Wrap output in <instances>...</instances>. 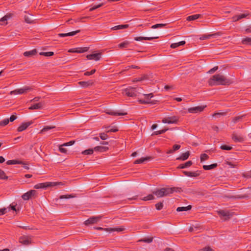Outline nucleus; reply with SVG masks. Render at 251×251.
<instances>
[{
    "label": "nucleus",
    "instance_id": "obj_1",
    "mask_svg": "<svg viewBox=\"0 0 251 251\" xmlns=\"http://www.w3.org/2000/svg\"><path fill=\"white\" fill-rule=\"evenodd\" d=\"M230 79L227 78L221 74H216L212 75L208 80V83L210 86L226 85L231 83Z\"/></svg>",
    "mask_w": 251,
    "mask_h": 251
},
{
    "label": "nucleus",
    "instance_id": "obj_2",
    "mask_svg": "<svg viewBox=\"0 0 251 251\" xmlns=\"http://www.w3.org/2000/svg\"><path fill=\"white\" fill-rule=\"evenodd\" d=\"M178 189V188H162L157 189L153 191V194H154L157 198H162L164 196H169L170 194L173 193L176 190Z\"/></svg>",
    "mask_w": 251,
    "mask_h": 251
},
{
    "label": "nucleus",
    "instance_id": "obj_3",
    "mask_svg": "<svg viewBox=\"0 0 251 251\" xmlns=\"http://www.w3.org/2000/svg\"><path fill=\"white\" fill-rule=\"evenodd\" d=\"M33 89L29 86H25L23 88L17 89L10 92V94H23L24 93H32Z\"/></svg>",
    "mask_w": 251,
    "mask_h": 251
},
{
    "label": "nucleus",
    "instance_id": "obj_4",
    "mask_svg": "<svg viewBox=\"0 0 251 251\" xmlns=\"http://www.w3.org/2000/svg\"><path fill=\"white\" fill-rule=\"evenodd\" d=\"M145 97L144 98H140L139 99V101L143 104L146 103H151L153 104L154 103L156 100H152V98H153V95H144Z\"/></svg>",
    "mask_w": 251,
    "mask_h": 251
},
{
    "label": "nucleus",
    "instance_id": "obj_5",
    "mask_svg": "<svg viewBox=\"0 0 251 251\" xmlns=\"http://www.w3.org/2000/svg\"><path fill=\"white\" fill-rule=\"evenodd\" d=\"M100 216H93L85 221L84 223L86 226L95 224L100 221Z\"/></svg>",
    "mask_w": 251,
    "mask_h": 251
},
{
    "label": "nucleus",
    "instance_id": "obj_6",
    "mask_svg": "<svg viewBox=\"0 0 251 251\" xmlns=\"http://www.w3.org/2000/svg\"><path fill=\"white\" fill-rule=\"evenodd\" d=\"M218 213L224 220H227L231 216V214L228 211L219 210Z\"/></svg>",
    "mask_w": 251,
    "mask_h": 251
},
{
    "label": "nucleus",
    "instance_id": "obj_7",
    "mask_svg": "<svg viewBox=\"0 0 251 251\" xmlns=\"http://www.w3.org/2000/svg\"><path fill=\"white\" fill-rule=\"evenodd\" d=\"M86 57L89 60H94L95 61H99L101 58V53H97L88 54L86 56Z\"/></svg>",
    "mask_w": 251,
    "mask_h": 251
},
{
    "label": "nucleus",
    "instance_id": "obj_8",
    "mask_svg": "<svg viewBox=\"0 0 251 251\" xmlns=\"http://www.w3.org/2000/svg\"><path fill=\"white\" fill-rule=\"evenodd\" d=\"M36 191L34 190H30L22 195V198L25 200H28L36 194Z\"/></svg>",
    "mask_w": 251,
    "mask_h": 251
},
{
    "label": "nucleus",
    "instance_id": "obj_9",
    "mask_svg": "<svg viewBox=\"0 0 251 251\" xmlns=\"http://www.w3.org/2000/svg\"><path fill=\"white\" fill-rule=\"evenodd\" d=\"M137 92V89L135 88L128 87L126 89H123V94H135V93Z\"/></svg>",
    "mask_w": 251,
    "mask_h": 251
},
{
    "label": "nucleus",
    "instance_id": "obj_10",
    "mask_svg": "<svg viewBox=\"0 0 251 251\" xmlns=\"http://www.w3.org/2000/svg\"><path fill=\"white\" fill-rule=\"evenodd\" d=\"M19 241L21 244L26 245L30 243V238L26 236H22L19 237Z\"/></svg>",
    "mask_w": 251,
    "mask_h": 251
},
{
    "label": "nucleus",
    "instance_id": "obj_11",
    "mask_svg": "<svg viewBox=\"0 0 251 251\" xmlns=\"http://www.w3.org/2000/svg\"><path fill=\"white\" fill-rule=\"evenodd\" d=\"M125 229V228L124 226H120L118 227H116V228H106L105 229H104V230L106 232H114V231L120 232L123 231Z\"/></svg>",
    "mask_w": 251,
    "mask_h": 251
},
{
    "label": "nucleus",
    "instance_id": "obj_12",
    "mask_svg": "<svg viewBox=\"0 0 251 251\" xmlns=\"http://www.w3.org/2000/svg\"><path fill=\"white\" fill-rule=\"evenodd\" d=\"M177 121V119L176 117H171L164 118L162 120L163 123L173 124L176 123Z\"/></svg>",
    "mask_w": 251,
    "mask_h": 251
},
{
    "label": "nucleus",
    "instance_id": "obj_13",
    "mask_svg": "<svg viewBox=\"0 0 251 251\" xmlns=\"http://www.w3.org/2000/svg\"><path fill=\"white\" fill-rule=\"evenodd\" d=\"M205 106H198L194 107H192L188 109V111L190 113H196L202 111L204 108Z\"/></svg>",
    "mask_w": 251,
    "mask_h": 251
},
{
    "label": "nucleus",
    "instance_id": "obj_14",
    "mask_svg": "<svg viewBox=\"0 0 251 251\" xmlns=\"http://www.w3.org/2000/svg\"><path fill=\"white\" fill-rule=\"evenodd\" d=\"M80 30H77L75 31H72L67 33H59L58 36L59 37H64L66 36H74L77 33L80 32Z\"/></svg>",
    "mask_w": 251,
    "mask_h": 251
},
{
    "label": "nucleus",
    "instance_id": "obj_15",
    "mask_svg": "<svg viewBox=\"0 0 251 251\" xmlns=\"http://www.w3.org/2000/svg\"><path fill=\"white\" fill-rule=\"evenodd\" d=\"M149 79V75L147 74H144L142 75L141 76L135 78L133 79L132 82H137L139 81H142L143 80H147Z\"/></svg>",
    "mask_w": 251,
    "mask_h": 251
},
{
    "label": "nucleus",
    "instance_id": "obj_16",
    "mask_svg": "<svg viewBox=\"0 0 251 251\" xmlns=\"http://www.w3.org/2000/svg\"><path fill=\"white\" fill-rule=\"evenodd\" d=\"M106 113L109 115H114V116H120V115H126V112H115L113 110H106Z\"/></svg>",
    "mask_w": 251,
    "mask_h": 251
},
{
    "label": "nucleus",
    "instance_id": "obj_17",
    "mask_svg": "<svg viewBox=\"0 0 251 251\" xmlns=\"http://www.w3.org/2000/svg\"><path fill=\"white\" fill-rule=\"evenodd\" d=\"M158 37L154 36V37H136L134 38V40L137 41H140L143 40H152L153 39H157Z\"/></svg>",
    "mask_w": 251,
    "mask_h": 251
},
{
    "label": "nucleus",
    "instance_id": "obj_18",
    "mask_svg": "<svg viewBox=\"0 0 251 251\" xmlns=\"http://www.w3.org/2000/svg\"><path fill=\"white\" fill-rule=\"evenodd\" d=\"M31 124V122L23 123L18 128V131H22L27 128Z\"/></svg>",
    "mask_w": 251,
    "mask_h": 251
},
{
    "label": "nucleus",
    "instance_id": "obj_19",
    "mask_svg": "<svg viewBox=\"0 0 251 251\" xmlns=\"http://www.w3.org/2000/svg\"><path fill=\"white\" fill-rule=\"evenodd\" d=\"M183 173L187 176L196 177L200 175V173L198 172H187L184 171Z\"/></svg>",
    "mask_w": 251,
    "mask_h": 251
},
{
    "label": "nucleus",
    "instance_id": "obj_20",
    "mask_svg": "<svg viewBox=\"0 0 251 251\" xmlns=\"http://www.w3.org/2000/svg\"><path fill=\"white\" fill-rule=\"evenodd\" d=\"M94 82L92 80H89L88 81H80L79 84L80 86L83 87H87L90 86H92Z\"/></svg>",
    "mask_w": 251,
    "mask_h": 251
},
{
    "label": "nucleus",
    "instance_id": "obj_21",
    "mask_svg": "<svg viewBox=\"0 0 251 251\" xmlns=\"http://www.w3.org/2000/svg\"><path fill=\"white\" fill-rule=\"evenodd\" d=\"M129 27L128 25H120L112 27L111 29L113 30H120L127 28Z\"/></svg>",
    "mask_w": 251,
    "mask_h": 251
},
{
    "label": "nucleus",
    "instance_id": "obj_22",
    "mask_svg": "<svg viewBox=\"0 0 251 251\" xmlns=\"http://www.w3.org/2000/svg\"><path fill=\"white\" fill-rule=\"evenodd\" d=\"M37 53V50L36 49L32 50H31L25 51L24 53V55L25 57H30L35 55Z\"/></svg>",
    "mask_w": 251,
    "mask_h": 251
},
{
    "label": "nucleus",
    "instance_id": "obj_23",
    "mask_svg": "<svg viewBox=\"0 0 251 251\" xmlns=\"http://www.w3.org/2000/svg\"><path fill=\"white\" fill-rule=\"evenodd\" d=\"M219 35V33H216L214 34H208V35H203L200 38V39L201 40H206L207 39H209L212 37H215L216 36Z\"/></svg>",
    "mask_w": 251,
    "mask_h": 251
},
{
    "label": "nucleus",
    "instance_id": "obj_24",
    "mask_svg": "<svg viewBox=\"0 0 251 251\" xmlns=\"http://www.w3.org/2000/svg\"><path fill=\"white\" fill-rule=\"evenodd\" d=\"M189 151H187L185 153H182L179 157L177 158V159L180 160H185L189 157Z\"/></svg>",
    "mask_w": 251,
    "mask_h": 251
},
{
    "label": "nucleus",
    "instance_id": "obj_25",
    "mask_svg": "<svg viewBox=\"0 0 251 251\" xmlns=\"http://www.w3.org/2000/svg\"><path fill=\"white\" fill-rule=\"evenodd\" d=\"M151 159V157H143L139 159H137L134 161V164H140V163H143L145 161H148L150 160Z\"/></svg>",
    "mask_w": 251,
    "mask_h": 251
},
{
    "label": "nucleus",
    "instance_id": "obj_26",
    "mask_svg": "<svg viewBox=\"0 0 251 251\" xmlns=\"http://www.w3.org/2000/svg\"><path fill=\"white\" fill-rule=\"evenodd\" d=\"M25 21L28 23L31 24L33 22L32 16L30 14H26L24 16Z\"/></svg>",
    "mask_w": 251,
    "mask_h": 251
},
{
    "label": "nucleus",
    "instance_id": "obj_27",
    "mask_svg": "<svg viewBox=\"0 0 251 251\" xmlns=\"http://www.w3.org/2000/svg\"><path fill=\"white\" fill-rule=\"evenodd\" d=\"M55 128L54 126H46L39 133L43 134L49 130Z\"/></svg>",
    "mask_w": 251,
    "mask_h": 251
},
{
    "label": "nucleus",
    "instance_id": "obj_28",
    "mask_svg": "<svg viewBox=\"0 0 251 251\" xmlns=\"http://www.w3.org/2000/svg\"><path fill=\"white\" fill-rule=\"evenodd\" d=\"M201 17V14H195L188 16L187 18V20L188 21L195 20Z\"/></svg>",
    "mask_w": 251,
    "mask_h": 251
},
{
    "label": "nucleus",
    "instance_id": "obj_29",
    "mask_svg": "<svg viewBox=\"0 0 251 251\" xmlns=\"http://www.w3.org/2000/svg\"><path fill=\"white\" fill-rule=\"evenodd\" d=\"M108 150V148L106 147L97 146L94 148V151H100V152L105 151Z\"/></svg>",
    "mask_w": 251,
    "mask_h": 251
},
{
    "label": "nucleus",
    "instance_id": "obj_30",
    "mask_svg": "<svg viewBox=\"0 0 251 251\" xmlns=\"http://www.w3.org/2000/svg\"><path fill=\"white\" fill-rule=\"evenodd\" d=\"M185 44V41H182L178 43H173L171 45V48L173 49L176 48L180 46L184 45Z\"/></svg>",
    "mask_w": 251,
    "mask_h": 251
},
{
    "label": "nucleus",
    "instance_id": "obj_31",
    "mask_svg": "<svg viewBox=\"0 0 251 251\" xmlns=\"http://www.w3.org/2000/svg\"><path fill=\"white\" fill-rule=\"evenodd\" d=\"M34 187L35 189L46 188L47 187H48V182L38 184L37 185H35Z\"/></svg>",
    "mask_w": 251,
    "mask_h": 251
},
{
    "label": "nucleus",
    "instance_id": "obj_32",
    "mask_svg": "<svg viewBox=\"0 0 251 251\" xmlns=\"http://www.w3.org/2000/svg\"><path fill=\"white\" fill-rule=\"evenodd\" d=\"M76 49V53H83L89 50V47L78 48Z\"/></svg>",
    "mask_w": 251,
    "mask_h": 251
},
{
    "label": "nucleus",
    "instance_id": "obj_33",
    "mask_svg": "<svg viewBox=\"0 0 251 251\" xmlns=\"http://www.w3.org/2000/svg\"><path fill=\"white\" fill-rule=\"evenodd\" d=\"M48 187H53V186H62L64 185V184L62 182H48Z\"/></svg>",
    "mask_w": 251,
    "mask_h": 251
},
{
    "label": "nucleus",
    "instance_id": "obj_34",
    "mask_svg": "<svg viewBox=\"0 0 251 251\" xmlns=\"http://www.w3.org/2000/svg\"><path fill=\"white\" fill-rule=\"evenodd\" d=\"M191 208V206L189 205L188 206H185V207H177L176 209V211L178 212H181V211H186L189 210H190Z\"/></svg>",
    "mask_w": 251,
    "mask_h": 251
},
{
    "label": "nucleus",
    "instance_id": "obj_35",
    "mask_svg": "<svg viewBox=\"0 0 251 251\" xmlns=\"http://www.w3.org/2000/svg\"><path fill=\"white\" fill-rule=\"evenodd\" d=\"M248 15V14H242L236 16L233 18L235 21H239V20L246 18Z\"/></svg>",
    "mask_w": 251,
    "mask_h": 251
},
{
    "label": "nucleus",
    "instance_id": "obj_36",
    "mask_svg": "<svg viewBox=\"0 0 251 251\" xmlns=\"http://www.w3.org/2000/svg\"><path fill=\"white\" fill-rule=\"evenodd\" d=\"M242 43L244 45L251 46V38L246 37L244 38L242 41Z\"/></svg>",
    "mask_w": 251,
    "mask_h": 251
},
{
    "label": "nucleus",
    "instance_id": "obj_37",
    "mask_svg": "<svg viewBox=\"0 0 251 251\" xmlns=\"http://www.w3.org/2000/svg\"><path fill=\"white\" fill-rule=\"evenodd\" d=\"M192 164V161H189L183 164L180 165L179 166L178 168H180V169L185 168H187V167L190 166V165H191Z\"/></svg>",
    "mask_w": 251,
    "mask_h": 251
},
{
    "label": "nucleus",
    "instance_id": "obj_38",
    "mask_svg": "<svg viewBox=\"0 0 251 251\" xmlns=\"http://www.w3.org/2000/svg\"><path fill=\"white\" fill-rule=\"evenodd\" d=\"M42 107V104L41 103H38L31 105L29 107V109H41Z\"/></svg>",
    "mask_w": 251,
    "mask_h": 251
},
{
    "label": "nucleus",
    "instance_id": "obj_39",
    "mask_svg": "<svg viewBox=\"0 0 251 251\" xmlns=\"http://www.w3.org/2000/svg\"><path fill=\"white\" fill-rule=\"evenodd\" d=\"M22 163V162L16 160H8L6 162V164L8 165L20 164Z\"/></svg>",
    "mask_w": 251,
    "mask_h": 251
},
{
    "label": "nucleus",
    "instance_id": "obj_40",
    "mask_svg": "<svg viewBox=\"0 0 251 251\" xmlns=\"http://www.w3.org/2000/svg\"><path fill=\"white\" fill-rule=\"evenodd\" d=\"M217 165V164H213L210 165H204L203 168L205 170H209L215 168Z\"/></svg>",
    "mask_w": 251,
    "mask_h": 251
},
{
    "label": "nucleus",
    "instance_id": "obj_41",
    "mask_svg": "<svg viewBox=\"0 0 251 251\" xmlns=\"http://www.w3.org/2000/svg\"><path fill=\"white\" fill-rule=\"evenodd\" d=\"M152 237H146L141 240H139L138 241L150 243L152 241Z\"/></svg>",
    "mask_w": 251,
    "mask_h": 251
},
{
    "label": "nucleus",
    "instance_id": "obj_42",
    "mask_svg": "<svg viewBox=\"0 0 251 251\" xmlns=\"http://www.w3.org/2000/svg\"><path fill=\"white\" fill-rule=\"evenodd\" d=\"M232 139L236 142H242L243 140V139L242 137L238 136L237 135H234L232 137Z\"/></svg>",
    "mask_w": 251,
    "mask_h": 251
},
{
    "label": "nucleus",
    "instance_id": "obj_43",
    "mask_svg": "<svg viewBox=\"0 0 251 251\" xmlns=\"http://www.w3.org/2000/svg\"><path fill=\"white\" fill-rule=\"evenodd\" d=\"M54 54V52L52 51L49 52H41L40 55H43L45 56H51Z\"/></svg>",
    "mask_w": 251,
    "mask_h": 251
},
{
    "label": "nucleus",
    "instance_id": "obj_44",
    "mask_svg": "<svg viewBox=\"0 0 251 251\" xmlns=\"http://www.w3.org/2000/svg\"><path fill=\"white\" fill-rule=\"evenodd\" d=\"M154 199H155V198L153 195L150 194L148 196L143 198L142 200L146 201L154 200Z\"/></svg>",
    "mask_w": 251,
    "mask_h": 251
},
{
    "label": "nucleus",
    "instance_id": "obj_45",
    "mask_svg": "<svg viewBox=\"0 0 251 251\" xmlns=\"http://www.w3.org/2000/svg\"><path fill=\"white\" fill-rule=\"evenodd\" d=\"M166 25V24H157L151 26L152 28H162Z\"/></svg>",
    "mask_w": 251,
    "mask_h": 251
},
{
    "label": "nucleus",
    "instance_id": "obj_46",
    "mask_svg": "<svg viewBox=\"0 0 251 251\" xmlns=\"http://www.w3.org/2000/svg\"><path fill=\"white\" fill-rule=\"evenodd\" d=\"M129 42L128 41H125L123 43H120L119 44V47L121 48H126L127 47V46L129 45Z\"/></svg>",
    "mask_w": 251,
    "mask_h": 251
},
{
    "label": "nucleus",
    "instance_id": "obj_47",
    "mask_svg": "<svg viewBox=\"0 0 251 251\" xmlns=\"http://www.w3.org/2000/svg\"><path fill=\"white\" fill-rule=\"evenodd\" d=\"M94 151V149H89L86 150H85L82 152V153L84 154H91L93 153V151Z\"/></svg>",
    "mask_w": 251,
    "mask_h": 251
},
{
    "label": "nucleus",
    "instance_id": "obj_48",
    "mask_svg": "<svg viewBox=\"0 0 251 251\" xmlns=\"http://www.w3.org/2000/svg\"><path fill=\"white\" fill-rule=\"evenodd\" d=\"M9 121L8 118L2 120L1 122H0V126H5V125H7L9 123Z\"/></svg>",
    "mask_w": 251,
    "mask_h": 251
},
{
    "label": "nucleus",
    "instance_id": "obj_49",
    "mask_svg": "<svg viewBox=\"0 0 251 251\" xmlns=\"http://www.w3.org/2000/svg\"><path fill=\"white\" fill-rule=\"evenodd\" d=\"M74 198V196L72 195H61L59 197V198L60 199H70V198Z\"/></svg>",
    "mask_w": 251,
    "mask_h": 251
},
{
    "label": "nucleus",
    "instance_id": "obj_50",
    "mask_svg": "<svg viewBox=\"0 0 251 251\" xmlns=\"http://www.w3.org/2000/svg\"><path fill=\"white\" fill-rule=\"evenodd\" d=\"M11 17V14L6 15L0 19V21H1V22L6 21L8 19H9Z\"/></svg>",
    "mask_w": 251,
    "mask_h": 251
},
{
    "label": "nucleus",
    "instance_id": "obj_51",
    "mask_svg": "<svg viewBox=\"0 0 251 251\" xmlns=\"http://www.w3.org/2000/svg\"><path fill=\"white\" fill-rule=\"evenodd\" d=\"M7 178L8 177L5 176L4 172L2 170H0V178L5 179Z\"/></svg>",
    "mask_w": 251,
    "mask_h": 251
},
{
    "label": "nucleus",
    "instance_id": "obj_52",
    "mask_svg": "<svg viewBox=\"0 0 251 251\" xmlns=\"http://www.w3.org/2000/svg\"><path fill=\"white\" fill-rule=\"evenodd\" d=\"M100 138L102 140H106L108 138V136L105 133H101L99 134Z\"/></svg>",
    "mask_w": 251,
    "mask_h": 251
},
{
    "label": "nucleus",
    "instance_id": "obj_53",
    "mask_svg": "<svg viewBox=\"0 0 251 251\" xmlns=\"http://www.w3.org/2000/svg\"><path fill=\"white\" fill-rule=\"evenodd\" d=\"M208 158V156L206 154H202L201 156V161H204L206 160H207Z\"/></svg>",
    "mask_w": 251,
    "mask_h": 251
},
{
    "label": "nucleus",
    "instance_id": "obj_54",
    "mask_svg": "<svg viewBox=\"0 0 251 251\" xmlns=\"http://www.w3.org/2000/svg\"><path fill=\"white\" fill-rule=\"evenodd\" d=\"M96 71L95 69H93L90 72H85L84 75L86 76L94 74L96 72Z\"/></svg>",
    "mask_w": 251,
    "mask_h": 251
},
{
    "label": "nucleus",
    "instance_id": "obj_55",
    "mask_svg": "<svg viewBox=\"0 0 251 251\" xmlns=\"http://www.w3.org/2000/svg\"><path fill=\"white\" fill-rule=\"evenodd\" d=\"M220 148L224 150H230L232 149V147L226 145H222L221 146Z\"/></svg>",
    "mask_w": 251,
    "mask_h": 251
},
{
    "label": "nucleus",
    "instance_id": "obj_56",
    "mask_svg": "<svg viewBox=\"0 0 251 251\" xmlns=\"http://www.w3.org/2000/svg\"><path fill=\"white\" fill-rule=\"evenodd\" d=\"M218 69V66H215L214 68L210 69L208 73L209 74H213Z\"/></svg>",
    "mask_w": 251,
    "mask_h": 251
},
{
    "label": "nucleus",
    "instance_id": "obj_57",
    "mask_svg": "<svg viewBox=\"0 0 251 251\" xmlns=\"http://www.w3.org/2000/svg\"><path fill=\"white\" fill-rule=\"evenodd\" d=\"M156 208L157 210H160L162 208L163 204L162 203H158L156 205Z\"/></svg>",
    "mask_w": 251,
    "mask_h": 251
},
{
    "label": "nucleus",
    "instance_id": "obj_58",
    "mask_svg": "<svg viewBox=\"0 0 251 251\" xmlns=\"http://www.w3.org/2000/svg\"><path fill=\"white\" fill-rule=\"evenodd\" d=\"M75 143V141H70L68 143H64L62 145V146H72Z\"/></svg>",
    "mask_w": 251,
    "mask_h": 251
},
{
    "label": "nucleus",
    "instance_id": "obj_59",
    "mask_svg": "<svg viewBox=\"0 0 251 251\" xmlns=\"http://www.w3.org/2000/svg\"><path fill=\"white\" fill-rule=\"evenodd\" d=\"M118 130L117 127H113L111 128L110 129L108 130L106 132H116Z\"/></svg>",
    "mask_w": 251,
    "mask_h": 251
},
{
    "label": "nucleus",
    "instance_id": "obj_60",
    "mask_svg": "<svg viewBox=\"0 0 251 251\" xmlns=\"http://www.w3.org/2000/svg\"><path fill=\"white\" fill-rule=\"evenodd\" d=\"M16 119H17V116L15 115H13L8 119H9V122H12Z\"/></svg>",
    "mask_w": 251,
    "mask_h": 251
},
{
    "label": "nucleus",
    "instance_id": "obj_61",
    "mask_svg": "<svg viewBox=\"0 0 251 251\" xmlns=\"http://www.w3.org/2000/svg\"><path fill=\"white\" fill-rule=\"evenodd\" d=\"M64 146H62V145L59 147V151L63 153H66L67 151V150L66 149L63 148Z\"/></svg>",
    "mask_w": 251,
    "mask_h": 251
},
{
    "label": "nucleus",
    "instance_id": "obj_62",
    "mask_svg": "<svg viewBox=\"0 0 251 251\" xmlns=\"http://www.w3.org/2000/svg\"><path fill=\"white\" fill-rule=\"evenodd\" d=\"M6 212V208H4L0 209V215H3Z\"/></svg>",
    "mask_w": 251,
    "mask_h": 251
},
{
    "label": "nucleus",
    "instance_id": "obj_63",
    "mask_svg": "<svg viewBox=\"0 0 251 251\" xmlns=\"http://www.w3.org/2000/svg\"><path fill=\"white\" fill-rule=\"evenodd\" d=\"M242 117V116H238V117H235L233 119V122L234 123H235L236 122H237L238 121V120L239 119H240Z\"/></svg>",
    "mask_w": 251,
    "mask_h": 251
},
{
    "label": "nucleus",
    "instance_id": "obj_64",
    "mask_svg": "<svg viewBox=\"0 0 251 251\" xmlns=\"http://www.w3.org/2000/svg\"><path fill=\"white\" fill-rule=\"evenodd\" d=\"M202 251H213V250L209 247H207L202 249Z\"/></svg>",
    "mask_w": 251,
    "mask_h": 251
}]
</instances>
